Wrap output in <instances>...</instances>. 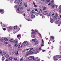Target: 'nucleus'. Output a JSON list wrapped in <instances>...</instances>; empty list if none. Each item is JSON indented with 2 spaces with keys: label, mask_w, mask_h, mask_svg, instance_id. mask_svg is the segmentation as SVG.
<instances>
[{
  "label": "nucleus",
  "mask_w": 61,
  "mask_h": 61,
  "mask_svg": "<svg viewBox=\"0 0 61 61\" xmlns=\"http://www.w3.org/2000/svg\"><path fill=\"white\" fill-rule=\"evenodd\" d=\"M28 59L30 61H36V60H35V57L33 56H30L28 58Z\"/></svg>",
  "instance_id": "nucleus-1"
},
{
  "label": "nucleus",
  "mask_w": 61,
  "mask_h": 61,
  "mask_svg": "<svg viewBox=\"0 0 61 61\" xmlns=\"http://www.w3.org/2000/svg\"><path fill=\"white\" fill-rule=\"evenodd\" d=\"M27 44H28L27 42L26 41H25L22 44V45L23 46H26Z\"/></svg>",
  "instance_id": "nucleus-2"
},
{
  "label": "nucleus",
  "mask_w": 61,
  "mask_h": 61,
  "mask_svg": "<svg viewBox=\"0 0 61 61\" xmlns=\"http://www.w3.org/2000/svg\"><path fill=\"white\" fill-rule=\"evenodd\" d=\"M54 60H58V56H56L54 57Z\"/></svg>",
  "instance_id": "nucleus-3"
},
{
  "label": "nucleus",
  "mask_w": 61,
  "mask_h": 61,
  "mask_svg": "<svg viewBox=\"0 0 61 61\" xmlns=\"http://www.w3.org/2000/svg\"><path fill=\"white\" fill-rule=\"evenodd\" d=\"M23 44L21 45V42H20V43L18 45V48H20V47H22L23 46H22Z\"/></svg>",
  "instance_id": "nucleus-4"
},
{
  "label": "nucleus",
  "mask_w": 61,
  "mask_h": 61,
  "mask_svg": "<svg viewBox=\"0 0 61 61\" xmlns=\"http://www.w3.org/2000/svg\"><path fill=\"white\" fill-rule=\"evenodd\" d=\"M54 37L53 36H51L50 37V39L52 41V40H54Z\"/></svg>",
  "instance_id": "nucleus-5"
},
{
  "label": "nucleus",
  "mask_w": 61,
  "mask_h": 61,
  "mask_svg": "<svg viewBox=\"0 0 61 61\" xmlns=\"http://www.w3.org/2000/svg\"><path fill=\"white\" fill-rule=\"evenodd\" d=\"M51 13L50 12H47V15H48V16H50L51 15Z\"/></svg>",
  "instance_id": "nucleus-6"
},
{
  "label": "nucleus",
  "mask_w": 61,
  "mask_h": 61,
  "mask_svg": "<svg viewBox=\"0 0 61 61\" xmlns=\"http://www.w3.org/2000/svg\"><path fill=\"white\" fill-rule=\"evenodd\" d=\"M50 21L51 22V23H53L54 22V20L52 19V18L51 17H50Z\"/></svg>",
  "instance_id": "nucleus-7"
},
{
  "label": "nucleus",
  "mask_w": 61,
  "mask_h": 61,
  "mask_svg": "<svg viewBox=\"0 0 61 61\" xmlns=\"http://www.w3.org/2000/svg\"><path fill=\"white\" fill-rule=\"evenodd\" d=\"M35 17V16L34 15H31V18L32 19H33Z\"/></svg>",
  "instance_id": "nucleus-8"
},
{
  "label": "nucleus",
  "mask_w": 61,
  "mask_h": 61,
  "mask_svg": "<svg viewBox=\"0 0 61 61\" xmlns=\"http://www.w3.org/2000/svg\"><path fill=\"white\" fill-rule=\"evenodd\" d=\"M31 31H32L33 32H32V33L33 34H34V35H36V32L35 31H34V30H31Z\"/></svg>",
  "instance_id": "nucleus-9"
},
{
  "label": "nucleus",
  "mask_w": 61,
  "mask_h": 61,
  "mask_svg": "<svg viewBox=\"0 0 61 61\" xmlns=\"http://www.w3.org/2000/svg\"><path fill=\"white\" fill-rule=\"evenodd\" d=\"M13 43L14 44H16V43H18V41L16 40H15L13 41Z\"/></svg>",
  "instance_id": "nucleus-10"
},
{
  "label": "nucleus",
  "mask_w": 61,
  "mask_h": 61,
  "mask_svg": "<svg viewBox=\"0 0 61 61\" xmlns=\"http://www.w3.org/2000/svg\"><path fill=\"white\" fill-rule=\"evenodd\" d=\"M55 18L56 19H57L58 18V15L57 14H56L54 16Z\"/></svg>",
  "instance_id": "nucleus-11"
},
{
  "label": "nucleus",
  "mask_w": 61,
  "mask_h": 61,
  "mask_svg": "<svg viewBox=\"0 0 61 61\" xmlns=\"http://www.w3.org/2000/svg\"><path fill=\"white\" fill-rule=\"evenodd\" d=\"M22 2H20L18 4V5H19V6H20L22 5Z\"/></svg>",
  "instance_id": "nucleus-12"
},
{
  "label": "nucleus",
  "mask_w": 61,
  "mask_h": 61,
  "mask_svg": "<svg viewBox=\"0 0 61 61\" xmlns=\"http://www.w3.org/2000/svg\"><path fill=\"white\" fill-rule=\"evenodd\" d=\"M9 59L10 60H12V59H13L14 58V57L13 56H11V57H9Z\"/></svg>",
  "instance_id": "nucleus-13"
},
{
  "label": "nucleus",
  "mask_w": 61,
  "mask_h": 61,
  "mask_svg": "<svg viewBox=\"0 0 61 61\" xmlns=\"http://www.w3.org/2000/svg\"><path fill=\"white\" fill-rule=\"evenodd\" d=\"M29 53L30 55H32L33 54V52L32 51H30L29 52Z\"/></svg>",
  "instance_id": "nucleus-14"
},
{
  "label": "nucleus",
  "mask_w": 61,
  "mask_h": 61,
  "mask_svg": "<svg viewBox=\"0 0 61 61\" xmlns=\"http://www.w3.org/2000/svg\"><path fill=\"white\" fill-rule=\"evenodd\" d=\"M47 12L46 11H45L44 12V15H46V14H47Z\"/></svg>",
  "instance_id": "nucleus-15"
},
{
  "label": "nucleus",
  "mask_w": 61,
  "mask_h": 61,
  "mask_svg": "<svg viewBox=\"0 0 61 61\" xmlns=\"http://www.w3.org/2000/svg\"><path fill=\"white\" fill-rule=\"evenodd\" d=\"M24 5L25 7H26L27 6V3H24Z\"/></svg>",
  "instance_id": "nucleus-16"
},
{
  "label": "nucleus",
  "mask_w": 61,
  "mask_h": 61,
  "mask_svg": "<svg viewBox=\"0 0 61 61\" xmlns=\"http://www.w3.org/2000/svg\"><path fill=\"white\" fill-rule=\"evenodd\" d=\"M54 2V0H52L51 2V4L52 5L53 4V3Z\"/></svg>",
  "instance_id": "nucleus-17"
},
{
  "label": "nucleus",
  "mask_w": 61,
  "mask_h": 61,
  "mask_svg": "<svg viewBox=\"0 0 61 61\" xmlns=\"http://www.w3.org/2000/svg\"><path fill=\"white\" fill-rule=\"evenodd\" d=\"M40 13V10H38L37 11V13L38 14H39Z\"/></svg>",
  "instance_id": "nucleus-18"
},
{
  "label": "nucleus",
  "mask_w": 61,
  "mask_h": 61,
  "mask_svg": "<svg viewBox=\"0 0 61 61\" xmlns=\"http://www.w3.org/2000/svg\"><path fill=\"white\" fill-rule=\"evenodd\" d=\"M22 1V0H15V2H17V1H18V2H21Z\"/></svg>",
  "instance_id": "nucleus-19"
},
{
  "label": "nucleus",
  "mask_w": 61,
  "mask_h": 61,
  "mask_svg": "<svg viewBox=\"0 0 61 61\" xmlns=\"http://www.w3.org/2000/svg\"><path fill=\"white\" fill-rule=\"evenodd\" d=\"M58 58L60 60H61V56H58Z\"/></svg>",
  "instance_id": "nucleus-20"
},
{
  "label": "nucleus",
  "mask_w": 61,
  "mask_h": 61,
  "mask_svg": "<svg viewBox=\"0 0 61 61\" xmlns=\"http://www.w3.org/2000/svg\"><path fill=\"white\" fill-rule=\"evenodd\" d=\"M17 10L18 11H20V10H21V8H19V7L18 8H17Z\"/></svg>",
  "instance_id": "nucleus-21"
},
{
  "label": "nucleus",
  "mask_w": 61,
  "mask_h": 61,
  "mask_svg": "<svg viewBox=\"0 0 61 61\" xmlns=\"http://www.w3.org/2000/svg\"><path fill=\"white\" fill-rule=\"evenodd\" d=\"M43 9L44 10H46V7H43Z\"/></svg>",
  "instance_id": "nucleus-22"
},
{
  "label": "nucleus",
  "mask_w": 61,
  "mask_h": 61,
  "mask_svg": "<svg viewBox=\"0 0 61 61\" xmlns=\"http://www.w3.org/2000/svg\"><path fill=\"white\" fill-rule=\"evenodd\" d=\"M9 57V55L8 54H6L5 56L6 58H8Z\"/></svg>",
  "instance_id": "nucleus-23"
},
{
  "label": "nucleus",
  "mask_w": 61,
  "mask_h": 61,
  "mask_svg": "<svg viewBox=\"0 0 61 61\" xmlns=\"http://www.w3.org/2000/svg\"><path fill=\"white\" fill-rule=\"evenodd\" d=\"M18 44H16L14 45V46L15 47H17L18 46Z\"/></svg>",
  "instance_id": "nucleus-24"
},
{
  "label": "nucleus",
  "mask_w": 61,
  "mask_h": 61,
  "mask_svg": "<svg viewBox=\"0 0 61 61\" xmlns=\"http://www.w3.org/2000/svg\"><path fill=\"white\" fill-rule=\"evenodd\" d=\"M4 40L5 41H8V40L7 39V38H4Z\"/></svg>",
  "instance_id": "nucleus-25"
},
{
  "label": "nucleus",
  "mask_w": 61,
  "mask_h": 61,
  "mask_svg": "<svg viewBox=\"0 0 61 61\" xmlns=\"http://www.w3.org/2000/svg\"><path fill=\"white\" fill-rule=\"evenodd\" d=\"M33 53H34L35 54H36V51L35 50L33 51Z\"/></svg>",
  "instance_id": "nucleus-26"
},
{
  "label": "nucleus",
  "mask_w": 61,
  "mask_h": 61,
  "mask_svg": "<svg viewBox=\"0 0 61 61\" xmlns=\"http://www.w3.org/2000/svg\"><path fill=\"white\" fill-rule=\"evenodd\" d=\"M9 41H10V42H12L14 41V40L13 39H11L9 40Z\"/></svg>",
  "instance_id": "nucleus-27"
},
{
  "label": "nucleus",
  "mask_w": 61,
  "mask_h": 61,
  "mask_svg": "<svg viewBox=\"0 0 61 61\" xmlns=\"http://www.w3.org/2000/svg\"><path fill=\"white\" fill-rule=\"evenodd\" d=\"M43 13L42 11H40V15H42Z\"/></svg>",
  "instance_id": "nucleus-28"
},
{
  "label": "nucleus",
  "mask_w": 61,
  "mask_h": 61,
  "mask_svg": "<svg viewBox=\"0 0 61 61\" xmlns=\"http://www.w3.org/2000/svg\"><path fill=\"white\" fill-rule=\"evenodd\" d=\"M18 51H17V53H15V55L17 56H18Z\"/></svg>",
  "instance_id": "nucleus-29"
},
{
  "label": "nucleus",
  "mask_w": 61,
  "mask_h": 61,
  "mask_svg": "<svg viewBox=\"0 0 61 61\" xmlns=\"http://www.w3.org/2000/svg\"><path fill=\"white\" fill-rule=\"evenodd\" d=\"M59 20H57L56 21V24H58V23H59Z\"/></svg>",
  "instance_id": "nucleus-30"
},
{
  "label": "nucleus",
  "mask_w": 61,
  "mask_h": 61,
  "mask_svg": "<svg viewBox=\"0 0 61 61\" xmlns=\"http://www.w3.org/2000/svg\"><path fill=\"white\" fill-rule=\"evenodd\" d=\"M5 58L4 57H2V61H4V60H5Z\"/></svg>",
  "instance_id": "nucleus-31"
},
{
  "label": "nucleus",
  "mask_w": 61,
  "mask_h": 61,
  "mask_svg": "<svg viewBox=\"0 0 61 61\" xmlns=\"http://www.w3.org/2000/svg\"><path fill=\"white\" fill-rule=\"evenodd\" d=\"M14 29H16L17 28V26H15L14 27Z\"/></svg>",
  "instance_id": "nucleus-32"
},
{
  "label": "nucleus",
  "mask_w": 61,
  "mask_h": 61,
  "mask_svg": "<svg viewBox=\"0 0 61 61\" xmlns=\"http://www.w3.org/2000/svg\"><path fill=\"white\" fill-rule=\"evenodd\" d=\"M32 40L34 42H36V40L35 39H32Z\"/></svg>",
  "instance_id": "nucleus-33"
},
{
  "label": "nucleus",
  "mask_w": 61,
  "mask_h": 61,
  "mask_svg": "<svg viewBox=\"0 0 61 61\" xmlns=\"http://www.w3.org/2000/svg\"><path fill=\"white\" fill-rule=\"evenodd\" d=\"M23 60V57H22L20 58V61H22Z\"/></svg>",
  "instance_id": "nucleus-34"
},
{
  "label": "nucleus",
  "mask_w": 61,
  "mask_h": 61,
  "mask_svg": "<svg viewBox=\"0 0 61 61\" xmlns=\"http://www.w3.org/2000/svg\"><path fill=\"white\" fill-rule=\"evenodd\" d=\"M27 11H30V8L28 9L27 10Z\"/></svg>",
  "instance_id": "nucleus-35"
},
{
  "label": "nucleus",
  "mask_w": 61,
  "mask_h": 61,
  "mask_svg": "<svg viewBox=\"0 0 61 61\" xmlns=\"http://www.w3.org/2000/svg\"><path fill=\"white\" fill-rule=\"evenodd\" d=\"M29 52H27V54H26V55L27 56H29Z\"/></svg>",
  "instance_id": "nucleus-36"
},
{
  "label": "nucleus",
  "mask_w": 61,
  "mask_h": 61,
  "mask_svg": "<svg viewBox=\"0 0 61 61\" xmlns=\"http://www.w3.org/2000/svg\"><path fill=\"white\" fill-rule=\"evenodd\" d=\"M14 60H15H15H17V58H14Z\"/></svg>",
  "instance_id": "nucleus-37"
},
{
  "label": "nucleus",
  "mask_w": 61,
  "mask_h": 61,
  "mask_svg": "<svg viewBox=\"0 0 61 61\" xmlns=\"http://www.w3.org/2000/svg\"><path fill=\"white\" fill-rule=\"evenodd\" d=\"M27 20L28 21H32V20H30L29 19H27Z\"/></svg>",
  "instance_id": "nucleus-38"
},
{
  "label": "nucleus",
  "mask_w": 61,
  "mask_h": 61,
  "mask_svg": "<svg viewBox=\"0 0 61 61\" xmlns=\"http://www.w3.org/2000/svg\"><path fill=\"white\" fill-rule=\"evenodd\" d=\"M42 44H44V40H43V39H42Z\"/></svg>",
  "instance_id": "nucleus-39"
},
{
  "label": "nucleus",
  "mask_w": 61,
  "mask_h": 61,
  "mask_svg": "<svg viewBox=\"0 0 61 61\" xmlns=\"http://www.w3.org/2000/svg\"><path fill=\"white\" fill-rule=\"evenodd\" d=\"M38 34H39V36H40L41 37V34H40V33H38Z\"/></svg>",
  "instance_id": "nucleus-40"
},
{
  "label": "nucleus",
  "mask_w": 61,
  "mask_h": 61,
  "mask_svg": "<svg viewBox=\"0 0 61 61\" xmlns=\"http://www.w3.org/2000/svg\"><path fill=\"white\" fill-rule=\"evenodd\" d=\"M38 49L39 50H41V48L40 47L38 48Z\"/></svg>",
  "instance_id": "nucleus-41"
},
{
  "label": "nucleus",
  "mask_w": 61,
  "mask_h": 61,
  "mask_svg": "<svg viewBox=\"0 0 61 61\" xmlns=\"http://www.w3.org/2000/svg\"><path fill=\"white\" fill-rule=\"evenodd\" d=\"M32 11L33 13H35V10H32Z\"/></svg>",
  "instance_id": "nucleus-42"
},
{
  "label": "nucleus",
  "mask_w": 61,
  "mask_h": 61,
  "mask_svg": "<svg viewBox=\"0 0 61 61\" xmlns=\"http://www.w3.org/2000/svg\"><path fill=\"white\" fill-rule=\"evenodd\" d=\"M51 7L52 8H54V7H55V5H53Z\"/></svg>",
  "instance_id": "nucleus-43"
},
{
  "label": "nucleus",
  "mask_w": 61,
  "mask_h": 61,
  "mask_svg": "<svg viewBox=\"0 0 61 61\" xmlns=\"http://www.w3.org/2000/svg\"><path fill=\"white\" fill-rule=\"evenodd\" d=\"M3 10H0V12L2 13V12H3Z\"/></svg>",
  "instance_id": "nucleus-44"
},
{
  "label": "nucleus",
  "mask_w": 61,
  "mask_h": 61,
  "mask_svg": "<svg viewBox=\"0 0 61 61\" xmlns=\"http://www.w3.org/2000/svg\"><path fill=\"white\" fill-rule=\"evenodd\" d=\"M12 28V27H9V29H10V30H11Z\"/></svg>",
  "instance_id": "nucleus-45"
},
{
  "label": "nucleus",
  "mask_w": 61,
  "mask_h": 61,
  "mask_svg": "<svg viewBox=\"0 0 61 61\" xmlns=\"http://www.w3.org/2000/svg\"><path fill=\"white\" fill-rule=\"evenodd\" d=\"M40 61V59H38L37 60H36V61Z\"/></svg>",
  "instance_id": "nucleus-46"
},
{
  "label": "nucleus",
  "mask_w": 61,
  "mask_h": 61,
  "mask_svg": "<svg viewBox=\"0 0 61 61\" xmlns=\"http://www.w3.org/2000/svg\"><path fill=\"white\" fill-rule=\"evenodd\" d=\"M15 8H17V7H18V6L17 5H15Z\"/></svg>",
  "instance_id": "nucleus-47"
},
{
  "label": "nucleus",
  "mask_w": 61,
  "mask_h": 61,
  "mask_svg": "<svg viewBox=\"0 0 61 61\" xmlns=\"http://www.w3.org/2000/svg\"><path fill=\"white\" fill-rule=\"evenodd\" d=\"M0 41H1V42H3V39H1Z\"/></svg>",
  "instance_id": "nucleus-48"
},
{
  "label": "nucleus",
  "mask_w": 61,
  "mask_h": 61,
  "mask_svg": "<svg viewBox=\"0 0 61 61\" xmlns=\"http://www.w3.org/2000/svg\"><path fill=\"white\" fill-rule=\"evenodd\" d=\"M19 36H20V35H18L17 36V37H18V38H19Z\"/></svg>",
  "instance_id": "nucleus-49"
},
{
  "label": "nucleus",
  "mask_w": 61,
  "mask_h": 61,
  "mask_svg": "<svg viewBox=\"0 0 61 61\" xmlns=\"http://www.w3.org/2000/svg\"><path fill=\"white\" fill-rule=\"evenodd\" d=\"M2 56H4L5 55H4V53H2Z\"/></svg>",
  "instance_id": "nucleus-50"
},
{
  "label": "nucleus",
  "mask_w": 61,
  "mask_h": 61,
  "mask_svg": "<svg viewBox=\"0 0 61 61\" xmlns=\"http://www.w3.org/2000/svg\"><path fill=\"white\" fill-rule=\"evenodd\" d=\"M5 61H9V60L8 59H6Z\"/></svg>",
  "instance_id": "nucleus-51"
},
{
  "label": "nucleus",
  "mask_w": 61,
  "mask_h": 61,
  "mask_svg": "<svg viewBox=\"0 0 61 61\" xmlns=\"http://www.w3.org/2000/svg\"><path fill=\"white\" fill-rule=\"evenodd\" d=\"M3 53L5 55V54H6V53L5 52V51H4L3 52Z\"/></svg>",
  "instance_id": "nucleus-52"
},
{
  "label": "nucleus",
  "mask_w": 61,
  "mask_h": 61,
  "mask_svg": "<svg viewBox=\"0 0 61 61\" xmlns=\"http://www.w3.org/2000/svg\"><path fill=\"white\" fill-rule=\"evenodd\" d=\"M38 57H36V58H35V60H36V59H38Z\"/></svg>",
  "instance_id": "nucleus-53"
},
{
  "label": "nucleus",
  "mask_w": 61,
  "mask_h": 61,
  "mask_svg": "<svg viewBox=\"0 0 61 61\" xmlns=\"http://www.w3.org/2000/svg\"><path fill=\"white\" fill-rule=\"evenodd\" d=\"M50 0H46V2H50Z\"/></svg>",
  "instance_id": "nucleus-54"
},
{
  "label": "nucleus",
  "mask_w": 61,
  "mask_h": 61,
  "mask_svg": "<svg viewBox=\"0 0 61 61\" xmlns=\"http://www.w3.org/2000/svg\"><path fill=\"white\" fill-rule=\"evenodd\" d=\"M59 12L60 13H61V9H60V10H59Z\"/></svg>",
  "instance_id": "nucleus-55"
},
{
  "label": "nucleus",
  "mask_w": 61,
  "mask_h": 61,
  "mask_svg": "<svg viewBox=\"0 0 61 61\" xmlns=\"http://www.w3.org/2000/svg\"><path fill=\"white\" fill-rule=\"evenodd\" d=\"M37 43V44H38V41H37L36 43H35V44H36V43Z\"/></svg>",
  "instance_id": "nucleus-56"
},
{
  "label": "nucleus",
  "mask_w": 61,
  "mask_h": 61,
  "mask_svg": "<svg viewBox=\"0 0 61 61\" xmlns=\"http://www.w3.org/2000/svg\"><path fill=\"white\" fill-rule=\"evenodd\" d=\"M2 51L0 50V54H2Z\"/></svg>",
  "instance_id": "nucleus-57"
},
{
  "label": "nucleus",
  "mask_w": 61,
  "mask_h": 61,
  "mask_svg": "<svg viewBox=\"0 0 61 61\" xmlns=\"http://www.w3.org/2000/svg\"><path fill=\"white\" fill-rule=\"evenodd\" d=\"M3 30H4V31H5L6 30V29H5V28H3Z\"/></svg>",
  "instance_id": "nucleus-58"
},
{
  "label": "nucleus",
  "mask_w": 61,
  "mask_h": 61,
  "mask_svg": "<svg viewBox=\"0 0 61 61\" xmlns=\"http://www.w3.org/2000/svg\"><path fill=\"white\" fill-rule=\"evenodd\" d=\"M33 49H34V48H30V51H31V50H33Z\"/></svg>",
  "instance_id": "nucleus-59"
},
{
  "label": "nucleus",
  "mask_w": 61,
  "mask_h": 61,
  "mask_svg": "<svg viewBox=\"0 0 61 61\" xmlns=\"http://www.w3.org/2000/svg\"><path fill=\"white\" fill-rule=\"evenodd\" d=\"M53 19H56V18H55V16H54L53 17Z\"/></svg>",
  "instance_id": "nucleus-60"
},
{
  "label": "nucleus",
  "mask_w": 61,
  "mask_h": 61,
  "mask_svg": "<svg viewBox=\"0 0 61 61\" xmlns=\"http://www.w3.org/2000/svg\"><path fill=\"white\" fill-rule=\"evenodd\" d=\"M61 24H60H60H58V26H60V25Z\"/></svg>",
  "instance_id": "nucleus-61"
},
{
  "label": "nucleus",
  "mask_w": 61,
  "mask_h": 61,
  "mask_svg": "<svg viewBox=\"0 0 61 61\" xmlns=\"http://www.w3.org/2000/svg\"><path fill=\"white\" fill-rule=\"evenodd\" d=\"M33 37H36V36L35 35H33Z\"/></svg>",
  "instance_id": "nucleus-62"
},
{
  "label": "nucleus",
  "mask_w": 61,
  "mask_h": 61,
  "mask_svg": "<svg viewBox=\"0 0 61 61\" xmlns=\"http://www.w3.org/2000/svg\"><path fill=\"white\" fill-rule=\"evenodd\" d=\"M35 11H36V12L37 11V9H35Z\"/></svg>",
  "instance_id": "nucleus-63"
},
{
  "label": "nucleus",
  "mask_w": 61,
  "mask_h": 61,
  "mask_svg": "<svg viewBox=\"0 0 61 61\" xmlns=\"http://www.w3.org/2000/svg\"><path fill=\"white\" fill-rule=\"evenodd\" d=\"M59 8L60 9H61V5H60L59 7Z\"/></svg>",
  "instance_id": "nucleus-64"
}]
</instances>
